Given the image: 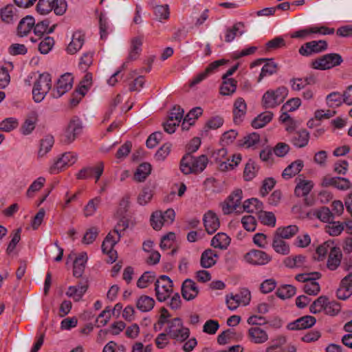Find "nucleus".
<instances>
[{
    "label": "nucleus",
    "mask_w": 352,
    "mask_h": 352,
    "mask_svg": "<svg viewBox=\"0 0 352 352\" xmlns=\"http://www.w3.org/2000/svg\"><path fill=\"white\" fill-rule=\"evenodd\" d=\"M218 182L212 177L207 178L203 184V188L206 191V195H211L213 193L220 192V188L217 185Z\"/></svg>",
    "instance_id": "50"
},
{
    "label": "nucleus",
    "mask_w": 352,
    "mask_h": 352,
    "mask_svg": "<svg viewBox=\"0 0 352 352\" xmlns=\"http://www.w3.org/2000/svg\"><path fill=\"white\" fill-rule=\"evenodd\" d=\"M224 123V119L221 116L210 117L204 124L201 131L199 132V146H201V138H211L210 130H217L221 127Z\"/></svg>",
    "instance_id": "12"
},
{
    "label": "nucleus",
    "mask_w": 352,
    "mask_h": 352,
    "mask_svg": "<svg viewBox=\"0 0 352 352\" xmlns=\"http://www.w3.org/2000/svg\"><path fill=\"white\" fill-rule=\"evenodd\" d=\"M313 186L309 181L300 182L295 188L294 193L297 197L307 196L311 191Z\"/></svg>",
    "instance_id": "51"
},
{
    "label": "nucleus",
    "mask_w": 352,
    "mask_h": 352,
    "mask_svg": "<svg viewBox=\"0 0 352 352\" xmlns=\"http://www.w3.org/2000/svg\"><path fill=\"white\" fill-rule=\"evenodd\" d=\"M230 238L224 232H219L211 240V245L214 248L226 250L230 243Z\"/></svg>",
    "instance_id": "31"
},
{
    "label": "nucleus",
    "mask_w": 352,
    "mask_h": 352,
    "mask_svg": "<svg viewBox=\"0 0 352 352\" xmlns=\"http://www.w3.org/2000/svg\"><path fill=\"white\" fill-rule=\"evenodd\" d=\"M34 23L35 20L32 16L28 15L23 18L17 26V35L20 37L27 36L34 28Z\"/></svg>",
    "instance_id": "24"
},
{
    "label": "nucleus",
    "mask_w": 352,
    "mask_h": 352,
    "mask_svg": "<svg viewBox=\"0 0 352 352\" xmlns=\"http://www.w3.org/2000/svg\"><path fill=\"white\" fill-rule=\"evenodd\" d=\"M84 41V34L80 32H74L72 36V41L67 47V52L70 54H76L82 47Z\"/></svg>",
    "instance_id": "26"
},
{
    "label": "nucleus",
    "mask_w": 352,
    "mask_h": 352,
    "mask_svg": "<svg viewBox=\"0 0 352 352\" xmlns=\"http://www.w3.org/2000/svg\"><path fill=\"white\" fill-rule=\"evenodd\" d=\"M54 144V139L51 135H47L42 138L40 141V148L38 152V156L39 157H43L51 150Z\"/></svg>",
    "instance_id": "38"
},
{
    "label": "nucleus",
    "mask_w": 352,
    "mask_h": 352,
    "mask_svg": "<svg viewBox=\"0 0 352 352\" xmlns=\"http://www.w3.org/2000/svg\"><path fill=\"white\" fill-rule=\"evenodd\" d=\"M298 231V228L295 225H290L284 228H278L276 230V234L283 239H290L294 236Z\"/></svg>",
    "instance_id": "46"
},
{
    "label": "nucleus",
    "mask_w": 352,
    "mask_h": 352,
    "mask_svg": "<svg viewBox=\"0 0 352 352\" xmlns=\"http://www.w3.org/2000/svg\"><path fill=\"white\" fill-rule=\"evenodd\" d=\"M73 77L70 74H65L58 80L56 87L52 91V96L58 98L69 91L72 87Z\"/></svg>",
    "instance_id": "13"
},
{
    "label": "nucleus",
    "mask_w": 352,
    "mask_h": 352,
    "mask_svg": "<svg viewBox=\"0 0 352 352\" xmlns=\"http://www.w3.org/2000/svg\"><path fill=\"white\" fill-rule=\"evenodd\" d=\"M283 239L280 236L275 234L272 247L277 253L285 255L289 252V246Z\"/></svg>",
    "instance_id": "40"
},
{
    "label": "nucleus",
    "mask_w": 352,
    "mask_h": 352,
    "mask_svg": "<svg viewBox=\"0 0 352 352\" xmlns=\"http://www.w3.org/2000/svg\"><path fill=\"white\" fill-rule=\"evenodd\" d=\"M154 273L151 272H144L138 280L137 286L143 289L147 287L148 284L154 281Z\"/></svg>",
    "instance_id": "62"
},
{
    "label": "nucleus",
    "mask_w": 352,
    "mask_h": 352,
    "mask_svg": "<svg viewBox=\"0 0 352 352\" xmlns=\"http://www.w3.org/2000/svg\"><path fill=\"white\" fill-rule=\"evenodd\" d=\"M328 223L325 227V230L331 236L340 235L344 228L343 223L335 221L334 219Z\"/></svg>",
    "instance_id": "52"
},
{
    "label": "nucleus",
    "mask_w": 352,
    "mask_h": 352,
    "mask_svg": "<svg viewBox=\"0 0 352 352\" xmlns=\"http://www.w3.org/2000/svg\"><path fill=\"white\" fill-rule=\"evenodd\" d=\"M18 126L17 120L14 118H8L0 122V131L10 132Z\"/></svg>",
    "instance_id": "63"
},
{
    "label": "nucleus",
    "mask_w": 352,
    "mask_h": 352,
    "mask_svg": "<svg viewBox=\"0 0 352 352\" xmlns=\"http://www.w3.org/2000/svg\"><path fill=\"white\" fill-rule=\"evenodd\" d=\"M250 301V292L247 289H242L236 294L227 296L226 303L230 310L236 309L239 305H246Z\"/></svg>",
    "instance_id": "10"
},
{
    "label": "nucleus",
    "mask_w": 352,
    "mask_h": 352,
    "mask_svg": "<svg viewBox=\"0 0 352 352\" xmlns=\"http://www.w3.org/2000/svg\"><path fill=\"white\" fill-rule=\"evenodd\" d=\"M316 279H311L304 285L303 289L309 295H317L320 292V285L316 281Z\"/></svg>",
    "instance_id": "64"
},
{
    "label": "nucleus",
    "mask_w": 352,
    "mask_h": 352,
    "mask_svg": "<svg viewBox=\"0 0 352 352\" xmlns=\"http://www.w3.org/2000/svg\"><path fill=\"white\" fill-rule=\"evenodd\" d=\"M88 257L86 252H82L74 261L73 275L80 278L84 273Z\"/></svg>",
    "instance_id": "28"
},
{
    "label": "nucleus",
    "mask_w": 352,
    "mask_h": 352,
    "mask_svg": "<svg viewBox=\"0 0 352 352\" xmlns=\"http://www.w3.org/2000/svg\"><path fill=\"white\" fill-rule=\"evenodd\" d=\"M217 256V254L215 251L208 249L201 254L200 265L204 268L210 267L216 263Z\"/></svg>",
    "instance_id": "32"
},
{
    "label": "nucleus",
    "mask_w": 352,
    "mask_h": 352,
    "mask_svg": "<svg viewBox=\"0 0 352 352\" xmlns=\"http://www.w3.org/2000/svg\"><path fill=\"white\" fill-rule=\"evenodd\" d=\"M129 227V222L124 217L122 218L115 226L113 232H110L106 236L102 243V250L103 253L107 254H114L116 252H113V248L121 238L122 232H124Z\"/></svg>",
    "instance_id": "1"
},
{
    "label": "nucleus",
    "mask_w": 352,
    "mask_h": 352,
    "mask_svg": "<svg viewBox=\"0 0 352 352\" xmlns=\"http://www.w3.org/2000/svg\"><path fill=\"white\" fill-rule=\"evenodd\" d=\"M52 88V78L48 73H43L34 82L32 95L36 102H41Z\"/></svg>",
    "instance_id": "3"
},
{
    "label": "nucleus",
    "mask_w": 352,
    "mask_h": 352,
    "mask_svg": "<svg viewBox=\"0 0 352 352\" xmlns=\"http://www.w3.org/2000/svg\"><path fill=\"white\" fill-rule=\"evenodd\" d=\"M327 48V43L325 41H313L306 43L299 49V53L302 56H309L312 52H320Z\"/></svg>",
    "instance_id": "19"
},
{
    "label": "nucleus",
    "mask_w": 352,
    "mask_h": 352,
    "mask_svg": "<svg viewBox=\"0 0 352 352\" xmlns=\"http://www.w3.org/2000/svg\"><path fill=\"white\" fill-rule=\"evenodd\" d=\"M242 199V190H234L228 199L221 204L222 211L225 214H229L234 211L240 212L241 210V200Z\"/></svg>",
    "instance_id": "9"
},
{
    "label": "nucleus",
    "mask_w": 352,
    "mask_h": 352,
    "mask_svg": "<svg viewBox=\"0 0 352 352\" xmlns=\"http://www.w3.org/2000/svg\"><path fill=\"white\" fill-rule=\"evenodd\" d=\"M206 231L212 234L219 228L220 222L217 215L212 211H208L203 217Z\"/></svg>",
    "instance_id": "20"
},
{
    "label": "nucleus",
    "mask_w": 352,
    "mask_h": 352,
    "mask_svg": "<svg viewBox=\"0 0 352 352\" xmlns=\"http://www.w3.org/2000/svg\"><path fill=\"white\" fill-rule=\"evenodd\" d=\"M179 168L184 175L196 173L198 170V157L186 153L180 161Z\"/></svg>",
    "instance_id": "15"
},
{
    "label": "nucleus",
    "mask_w": 352,
    "mask_h": 352,
    "mask_svg": "<svg viewBox=\"0 0 352 352\" xmlns=\"http://www.w3.org/2000/svg\"><path fill=\"white\" fill-rule=\"evenodd\" d=\"M256 171L257 169L255 162L252 160H249L245 166L243 172V177L245 180H252L256 176Z\"/></svg>",
    "instance_id": "55"
},
{
    "label": "nucleus",
    "mask_w": 352,
    "mask_h": 352,
    "mask_svg": "<svg viewBox=\"0 0 352 352\" xmlns=\"http://www.w3.org/2000/svg\"><path fill=\"white\" fill-rule=\"evenodd\" d=\"M91 84L92 74L91 73H87L80 82L78 87L77 88V94L85 96Z\"/></svg>",
    "instance_id": "48"
},
{
    "label": "nucleus",
    "mask_w": 352,
    "mask_h": 352,
    "mask_svg": "<svg viewBox=\"0 0 352 352\" xmlns=\"http://www.w3.org/2000/svg\"><path fill=\"white\" fill-rule=\"evenodd\" d=\"M342 254L340 248L334 247L329 252L327 267L331 270H335L340 265Z\"/></svg>",
    "instance_id": "29"
},
{
    "label": "nucleus",
    "mask_w": 352,
    "mask_h": 352,
    "mask_svg": "<svg viewBox=\"0 0 352 352\" xmlns=\"http://www.w3.org/2000/svg\"><path fill=\"white\" fill-rule=\"evenodd\" d=\"M343 61L342 56L336 53L327 54L312 62V67L316 69H328L340 65Z\"/></svg>",
    "instance_id": "8"
},
{
    "label": "nucleus",
    "mask_w": 352,
    "mask_h": 352,
    "mask_svg": "<svg viewBox=\"0 0 352 352\" xmlns=\"http://www.w3.org/2000/svg\"><path fill=\"white\" fill-rule=\"evenodd\" d=\"M324 187L333 186L340 190H346L351 188V182L344 177L325 176L322 181Z\"/></svg>",
    "instance_id": "16"
},
{
    "label": "nucleus",
    "mask_w": 352,
    "mask_h": 352,
    "mask_svg": "<svg viewBox=\"0 0 352 352\" xmlns=\"http://www.w3.org/2000/svg\"><path fill=\"white\" fill-rule=\"evenodd\" d=\"M222 80L223 82L220 87V94L223 96H230L234 93L236 89V80L234 78H230V80Z\"/></svg>",
    "instance_id": "42"
},
{
    "label": "nucleus",
    "mask_w": 352,
    "mask_h": 352,
    "mask_svg": "<svg viewBox=\"0 0 352 352\" xmlns=\"http://www.w3.org/2000/svg\"><path fill=\"white\" fill-rule=\"evenodd\" d=\"M173 281L166 276L162 275L155 283V291L157 299L160 302L165 301L173 290Z\"/></svg>",
    "instance_id": "6"
},
{
    "label": "nucleus",
    "mask_w": 352,
    "mask_h": 352,
    "mask_svg": "<svg viewBox=\"0 0 352 352\" xmlns=\"http://www.w3.org/2000/svg\"><path fill=\"white\" fill-rule=\"evenodd\" d=\"M67 4L65 0H39L36 6L37 12L46 14L54 10L56 15H63L67 10Z\"/></svg>",
    "instance_id": "4"
},
{
    "label": "nucleus",
    "mask_w": 352,
    "mask_h": 352,
    "mask_svg": "<svg viewBox=\"0 0 352 352\" xmlns=\"http://www.w3.org/2000/svg\"><path fill=\"white\" fill-rule=\"evenodd\" d=\"M151 225L155 230H159L162 228L164 223L163 221L162 212L161 211L154 212L151 217Z\"/></svg>",
    "instance_id": "61"
},
{
    "label": "nucleus",
    "mask_w": 352,
    "mask_h": 352,
    "mask_svg": "<svg viewBox=\"0 0 352 352\" xmlns=\"http://www.w3.org/2000/svg\"><path fill=\"white\" fill-rule=\"evenodd\" d=\"M316 318L311 316L301 317L287 324L289 330H300L311 327L316 323Z\"/></svg>",
    "instance_id": "21"
},
{
    "label": "nucleus",
    "mask_w": 352,
    "mask_h": 352,
    "mask_svg": "<svg viewBox=\"0 0 352 352\" xmlns=\"http://www.w3.org/2000/svg\"><path fill=\"white\" fill-rule=\"evenodd\" d=\"M154 189L153 184H146L138 197V203L142 206L147 204L153 196Z\"/></svg>",
    "instance_id": "30"
},
{
    "label": "nucleus",
    "mask_w": 352,
    "mask_h": 352,
    "mask_svg": "<svg viewBox=\"0 0 352 352\" xmlns=\"http://www.w3.org/2000/svg\"><path fill=\"white\" fill-rule=\"evenodd\" d=\"M37 113L35 111L30 113L21 126L23 135H28L32 132L37 122Z\"/></svg>",
    "instance_id": "34"
},
{
    "label": "nucleus",
    "mask_w": 352,
    "mask_h": 352,
    "mask_svg": "<svg viewBox=\"0 0 352 352\" xmlns=\"http://www.w3.org/2000/svg\"><path fill=\"white\" fill-rule=\"evenodd\" d=\"M247 105L243 98H238L234 103L233 120L236 124H240L246 113Z\"/></svg>",
    "instance_id": "22"
},
{
    "label": "nucleus",
    "mask_w": 352,
    "mask_h": 352,
    "mask_svg": "<svg viewBox=\"0 0 352 352\" xmlns=\"http://www.w3.org/2000/svg\"><path fill=\"white\" fill-rule=\"evenodd\" d=\"M16 8L12 5H8L1 10V20L7 23L12 22Z\"/></svg>",
    "instance_id": "54"
},
{
    "label": "nucleus",
    "mask_w": 352,
    "mask_h": 352,
    "mask_svg": "<svg viewBox=\"0 0 352 352\" xmlns=\"http://www.w3.org/2000/svg\"><path fill=\"white\" fill-rule=\"evenodd\" d=\"M168 323L166 331L170 338L177 341L184 342L189 337L190 331L183 326L180 318H175Z\"/></svg>",
    "instance_id": "5"
},
{
    "label": "nucleus",
    "mask_w": 352,
    "mask_h": 352,
    "mask_svg": "<svg viewBox=\"0 0 352 352\" xmlns=\"http://www.w3.org/2000/svg\"><path fill=\"white\" fill-rule=\"evenodd\" d=\"M143 36H138L133 37L131 41V47L129 50V53L128 57L126 58V61L123 63L120 68L117 70L108 80V84L109 85L113 86L118 82L117 76L124 69L127 67V63L130 61L135 60L138 59L140 56V52H142V45L143 43Z\"/></svg>",
    "instance_id": "2"
},
{
    "label": "nucleus",
    "mask_w": 352,
    "mask_h": 352,
    "mask_svg": "<svg viewBox=\"0 0 352 352\" xmlns=\"http://www.w3.org/2000/svg\"><path fill=\"white\" fill-rule=\"evenodd\" d=\"M172 144L169 142L164 144L156 152L155 158L157 161L162 162L169 155Z\"/></svg>",
    "instance_id": "57"
},
{
    "label": "nucleus",
    "mask_w": 352,
    "mask_h": 352,
    "mask_svg": "<svg viewBox=\"0 0 352 352\" xmlns=\"http://www.w3.org/2000/svg\"><path fill=\"white\" fill-rule=\"evenodd\" d=\"M198 107L192 108L184 118L182 122V130L188 131L191 126H194L198 118Z\"/></svg>",
    "instance_id": "37"
},
{
    "label": "nucleus",
    "mask_w": 352,
    "mask_h": 352,
    "mask_svg": "<svg viewBox=\"0 0 352 352\" xmlns=\"http://www.w3.org/2000/svg\"><path fill=\"white\" fill-rule=\"evenodd\" d=\"M151 166L149 163L144 162L139 165L134 174V180L138 182H144L151 174Z\"/></svg>",
    "instance_id": "36"
},
{
    "label": "nucleus",
    "mask_w": 352,
    "mask_h": 352,
    "mask_svg": "<svg viewBox=\"0 0 352 352\" xmlns=\"http://www.w3.org/2000/svg\"><path fill=\"white\" fill-rule=\"evenodd\" d=\"M242 28H243V24L242 23H237L232 28H228L225 34V41L230 43L234 39L238 34L242 35L243 34V31L241 30Z\"/></svg>",
    "instance_id": "44"
},
{
    "label": "nucleus",
    "mask_w": 352,
    "mask_h": 352,
    "mask_svg": "<svg viewBox=\"0 0 352 352\" xmlns=\"http://www.w3.org/2000/svg\"><path fill=\"white\" fill-rule=\"evenodd\" d=\"M54 45V40L52 37L45 36L38 45V51L42 54H48Z\"/></svg>",
    "instance_id": "53"
},
{
    "label": "nucleus",
    "mask_w": 352,
    "mask_h": 352,
    "mask_svg": "<svg viewBox=\"0 0 352 352\" xmlns=\"http://www.w3.org/2000/svg\"><path fill=\"white\" fill-rule=\"evenodd\" d=\"M182 294L184 299L190 300L195 298L198 294V289L191 279H186L182 285Z\"/></svg>",
    "instance_id": "25"
},
{
    "label": "nucleus",
    "mask_w": 352,
    "mask_h": 352,
    "mask_svg": "<svg viewBox=\"0 0 352 352\" xmlns=\"http://www.w3.org/2000/svg\"><path fill=\"white\" fill-rule=\"evenodd\" d=\"M82 129L80 120L77 118H72L62 134L60 142L63 144H70L81 133Z\"/></svg>",
    "instance_id": "7"
},
{
    "label": "nucleus",
    "mask_w": 352,
    "mask_h": 352,
    "mask_svg": "<svg viewBox=\"0 0 352 352\" xmlns=\"http://www.w3.org/2000/svg\"><path fill=\"white\" fill-rule=\"evenodd\" d=\"M259 219L261 223L269 226L274 227L276 225V217L271 212H263L262 210L259 211Z\"/></svg>",
    "instance_id": "58"
},
{
    "label": "nucleus",
    "mask_w": 352,
    "mask_h": 352,
    "mask_svg": "<svg viewBox=\"0 0 352 352\" xmlns=\"http://www.w3.org/2000/svg\"><path fill=\"white\" fill-rule=\"evenodd\" d=\"M293 127L289 126L287 130L292 131ZM291 142L297 148H303L306 146L309 140V133L306 129H301L290 133Z\"/></svg>",
    "instance_id": "17"
},
{
    "label": "nucleus",
    "mask_w": 352,
    "mask_h": 352,
    "mask_svg": "<svg viewBox=\"0 0 352 352\" xmlns=\"http://www.w3.org/2000/svg\"><path fill=\"white\" fill-rule=\"evenodd\" d=\"M327 298L322 296L318 298L310 306V311L313 314H317L322 310H324L327 304Z\"/></svg>",
    "instance_id": "59"
},
{
    "label": "nucleus",
    "mask_w": 352,
    "mask_h": 352,
    "mask_svg": "<svg viewBox=\"0 0 352 352\" xmlns=\"http://www.w3.org/2000/svg\"><path fill=\"white\" fill-rule=\"evenodd\" d=\"M154 305V299L146 295L141 296L136 301V307L142 312L151 311Z\"/></svg>",
    "instance_id": "35"
},
{
    "label": "nucleus",
    "mask_w": 352,
    "mask_h": 352,
    "mask_svg": "<svg viewBox=\"0 0 352 352\" xmlns=\"http://www.w3.org/2000/svg\"><path fill=\"white\" fill-rule=\"evenodd\" d=\"M276 294L281 299L289 298L296 294V288L291 285H284L277 289Z\"/></svg>",
    "instance_id": "47"
},
{
    "label": "nucleus",
    "mask_w": 352,
    "mask_h": 352,
    "mask_svg": "<svg viewBox=\"0 0 352 352\" xmlns=\"http://www.w3.org/2000/svg\"><path fill=\"white\" fill-rule=\"evenodd\" d=\"M104 171V164L98 162L95 166H87L82 168L77 174L78 179H87L94 176L96 182H98Z\"/></svg>",
    "instance_id": "11"
},
{
    "label": "nucleus",
    "mask_w": 352,
    "mask_h": 352,
    "mask_svg": "<svg viewBox=\"0 0 352 352\" xmlns=\"http://www.w3.org/2000/svg\"><path fill=\"white\" fill-rule=\"evenodd\" d=\"M245 261L254 265H263L270 262L271 257L265 252L259 250H251L244 256Z\"/></svg>",
    "instance_id": "14"
},
{
    "label": "nucleus",
    "mask_w": 352,
    "mask_h": 352,
    "mask_svg": "<svg viewBox=\"0 0 352 352\" xmlns=\"http://www.w3.org/2000/svg\"><path fill=\"white\" fill-rule=\"evenodd\" d=\"M250 340L255 344H263L268 340V334L260 327H252L248 330Z\"/></svg>",
    "instance_id": "23"
},
{
    "label": "nucleus",
    "mask_w": 352,
    "mask_h": 352,
    "mask_svg": "<svg viewBox=\"0 0 352 352\" xmlns=\"http://www.w3.org/2000/svg\"><path fill=\"white\" fill-rule=\"evenodd\" d=\"M241 160V155L239 153L234 154L232 158H226L225 162H222L219 164V168L221 171H226L230 169H232L234 166H236Z\"/></svg>",
    "instance_id": "41"
},
{
    "label": "nucleus",
    "mask_w": 352,
    "mask_h": 352,
    "mask_svg": "<svg viewBox=\"0 0 352 352\" xmlns=\"http://www.w3.org/2000/svg\"><path fill=\"white\" fill-rule=\"evenodd\" d=\"M263 204L256 198L249 199L244 201L241 208L247 212H259L262 209Z\"/></svg>",
    "instance_id": "43"
},
{
    "label": "nucleus",
    "mask_w": 352,
    "mask_h": 352,
    "mask_svg": "<svg viewBox=\"0 0 352 352\" xmlns=\"http://www.w3.org/2000/svg\"><path fill=\"white\" fill-rule=\"evenodd\" d=\"M317 217L323 222L329 223L334 219L333 214L327 207L320 208L316 213Z\"/></svg>",
    "instance_id": "60"
},
{
    "label": "nucleus",
    "mask_w": 352,
    "mask_h": 352,
    "mask_svg": "<svg viewBox=\"0 0 352 352\" xmlns=\"http://www.w3.org/2000/svg\"><path fill=\"white\" fill-rule=\"evenodd\" d=\"M303 162L298 160L287 166L283 170L282 176L284 179H289L297 175L303 167Z\"/></svg>",
    "instance_id": "33"
},
{
    "label": "nucleus",
    "mask_w": 352,
    "mask_h": 352,
    "mask_svg": "<svg viewBox=\"0 0 352 352\" xmlns=\"http://www.w3.org/2000/svg\"><path fill=\"white\" fill-rule=\"evenodd\" d=\"M89 287L87 279H82L78 283L76 286H69L66 292V295L72 298L75 301H79L87 291Z\"/></svg>",
    "instance_id": "18"
},
{
    "label": "nucleus",
    "mask_w": 352,
    "mask_h": 352,
    "mask_svg": "<svg viewBox=\"0 0 352 352\" xmlns=\"http://www.w3.org/2000/svg\"><path fill=\"white\" fill-rule=\"evenodd\" d=\"M275 95L272 92V89L267 91L263 96L262 103L265 108H274L279 105V102L275 100Z\"/></svg>",
    "instance_id": "49"
},
{
    "label": "nucleus",
    "mask_w": 352,
    "mask_h": 352,
    "mask_svg": "<svg viewBox=\"0 0 352 352\" xmlns=\"http://www.w3.org/2000/svg\"><path fill=\"white\" fill-rule=\"evenodd\" d=\"M273 113L271 111H265L253 120L252 126L254 129L262 128L271 121Z\"/></svg>",
    "instance_id": "39"
},
{
    "label": "nucleus",
    "mask_w": 352,
    "mask_h": 352,
    "mask_svg": "<svg viewBox=\"0 0 352 352\" xmlns=\"http://www.w3.org/2000/svg\"><path fill=\"white\" fill-rule=\"evenodd\" d=\"M100 201L101 199L100 197H95L89 200L84 208L85 216H92L96 211Z\"/></svg>",
    "instance_id": "56"
},
{
    "label": "nucleus",
    "mask_w": 352,
    "mask_h": 352,
    "mask_svg": "<svg viewBox=\"0 0 352 352\" xmlns=\"http://www.w3.org/2000/svg\"><path fill=\"white\" fill-rule=\"evenodd\" d=\"M50 21L49 19H44L40 22H38L34 26V33L36 36L41 38L45 34H50L54 31L56 26L54 24L52 27L49 28Z\"/></svg>",
    "instance_id": "27"
},
{
    "label": "nucleus",
    "mask_w": 352,
    "mask_h": 352,
    "mask_svg": "<svg viewBox=\"0 0 352 352\" xmlns=\"http://www.w3.org/2000/svg\"><path fill=\"white\" fill-rule=\"evenodd\" d=\"M326 101L329 107L336 108L344 102L343 96L340 92L333 91L327 96Z\"/></svg>",
    "instance_id": "45"
}]
</instances>
